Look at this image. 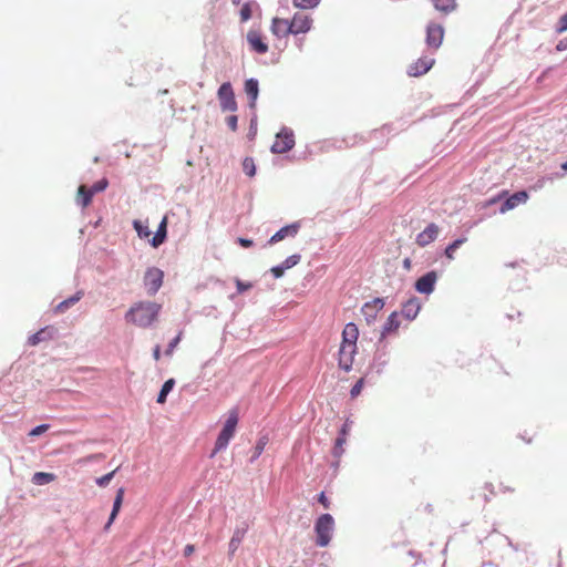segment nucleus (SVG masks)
I'll return each mask as SVG.
<instances>
[{
	"label": "nucleus",
	"mask_w": 567,
	"mask_h": 567,
	"mask_svg": "<svg viewBox=\"0 0 567 567\" xmlns=\"http://www.w3.org/2000/svg\"><path fill=\"white\" fill-rule=\"evenodd\" d=\"M162 306L152 301L135 302L125 313V320L140 328L152 326L158 318Z\"/></svg>",
	"instance_id": "obj_1"
},
{
	"label": "nucleus",
	"mask_w": 567,
	"mask_h": 567,
	"mask_svg": "<svg viewBox=\"0 0 567 567\" xmlns=\"http://www.w3.org/2000/svg\"><path fill=\"white\" fill-rule=\"evenodd\" d=\"M359 329L355 323L349 322L342 331V341L339 349V367L344 371H350L357 353V341Z\"/></svg>",
	"instance_id": "obj_2"
},
{
	"label": "nucleus",
	"mask_w": 567,
	"mask_h": 567,
	"mask_svg": "<svg viewBox=\"0 0 567 567\" xmlns=\"http://www.w3.org/2000/svg\"><path fill=\"white\" fill-rule=\"evenodd\" d=\"M238 420V411L236 409L230 410L228 412L227 420L216 439L215 446L214 450L212 451L210 457H214L217 453L227 447L229 441L235 435Z\"/></svg>",
	"instance_id": "obj_3"
},
{
	"label": "nucleus",
	"mask_w": 567,
	"mask_h": 567,
	"mask_svg": "<svg viewBox=\"0 0 567 567\" xmlns=\"http://www.w3.org/2000/svg\"><path fill=\"white\" fill-rule=\"evenodd\" d=\"M333 526L334 520L330 514H323L317 519L315 530L317 535L316 544L318 546L326 547L330 543Z\"/></svg>",
	"instance_id": "obj_4"
},
{
	"label": "nucleus",
	"mask_w": 567,
	"mask_h": 567,
	"mask_svg": "<svg viewBox=\"0 0 567 567\" xmlns=\"http://www.w3.org/2000/svg\"><path fill=\"white\" fill-rule=\"evenodd\" d=\"M217 97L223 112H235L237 110L235 93L229 82H225L219 86Z\"/></svg>",
	"instance_id": "obj_5"
},
{
	"label": "nucleus",
	"mask_w": 567,
	"mask_h": 567,
	"mask_svg": "<svg viewBox=\"0 0 567 567\" xmlns=\"http://www.w3.org/2000/svg\"><path fill=\"white\" fill-rule=\"evenodd\" d=\"M163 278L164 272L156 267L148 268L145 271L143 280L148 295L154 296L159 290L163 285Z\"/></svg>",
	"instance_id": "obj_6"
},
{
	"label": "nucleus",
	"mask_w": 567,
	"mask_h": 567,
	"mask_svg": "<svg viewBox=\"0 0 567 567\" xmlns=\"http://www.w3.org/2000/svg\"><path fill=\"white\" fill-rule=\"evenodd\" d=\"M444 38V28L439 24L431 22L426 28V44L433 50H437Z\"/></svg>",
	"instance_id": "obj_7"
},
{
	"label": "nucleus",
	"mask_w": 567,
	"mask_h": 567,
	"mask_svg": "<svg viewBox=\"0 0 567 567\" xmlns=\"http://www.w3.org/2000/svg\"><path fill=\"white\" fill-rule=\"evenodd\" d=\"M383 307L384 301L381 298H374L362 306L361 312L367 324H372L375 321L378 313L383 309Z\"/></svg>",
	"instance_id": "obj_8"
},
{
	"label": "nucleus",
	"mask_w": 567,
	"mask_h": 567,
	"mask_svg": "<svg viewBox=\"0 0 567 567\" xmlns=\"http://www.w3.org/2000/svg\"><path fill=\"white\" fill-rule=\"evenodd\" d=\"M436 280V271H429L415 281V290L420 293L430 295L434 290Z\"/></svg>",
	"instance_id": "obj_9"
},
{
	"label": "nucleus",
	"mask_w": 567,
	"mask_h": 567,
	"mask_svg": "<svg viewBox=\"0 0 567 567\" xmlns=\"http://www.w3.org/2000/svg\"><path fill=\"white\" fill-rule=\"evenodd\" d=\"M310 19L306 12H297L286 32L298 34L310 29Z\"/></svg>",
	"instance_id": "obj_10"
},
{
	"label": "nucleus",
	"mask_w": 567,
	"mask_h": 567,
	"mask_svg": "<svg viewBox=\"0 0 567 567\" xmlns=\"http://www.w3.org/2000/svg\"><path fill=\"white\" fill-rule=\"evenodd\" d=\"M439 234L440 227L436 224L431 223L424 228V230L417 234L415 243L420 247H425L433 243L437 238Z\"/></svg>",
	"instance_id": "obj_11"
},
{
	"label": "nucleus",
	"mask_w": 567,
	"mask_h": 567,
	"mask_svg": "<svg viewBox=\"0 0 567 567\" xmlns=\"http://www.w3.org/2000/svg\"><path fill=\"white\" fill-rule=\"evenodd\" d=\"M435 60L432 58L423 56L409 65L408 74L410 76H421L425 74L434 65Z\"/></svg>",
	"instance_id": "obj_12"
},
{
	"label": "nucleus",
	"mask_w": 567,
	"mask_h": 567,
	"mask_svg": "<svg viewBox=\"0 0 567 567\" xmlns=\"http://www.w3.org/2000/svg\"><path fill=\"white\" fill-rule=\"evenodd\" d=\"M528 198H529V195L526 190L517 192V193L513 194L512 196H509L503 203L499 210H501V213L504 214L508 210L514 209L515 207H517L520 204H525L528 200Z\"/></svg>",
	"instance_id": "obj_13"
},
{
	"label": "nucleus",
	"mask_w": 567,
	"mask_h": 567,
	"mask_svg": "<svg viewBox=\"0 0 567 567\" xmlns=\"http://www.w3.org/2000/svg\"><path fill=\"white\" fill-rule=\"evenodd\" d=\"M247 42L250 49L259 54H264L268 51V45L265 43L261 34L256 30L248 31Z\"/></svg>",
	"instance_id": "obj_14"
},
{
	"label": "nucleus",
	"mask_w": 567,
	"mask_h": 567,
	"mask_svg": "<svg viewBox=\"0 0 567 567\" xmlns=\"http://www.w3.org/2000/svg\"><path fill=\"white\" fill-rule=\"evenodd\" d=\"M421 310V302L417 298L409 299L402 307L401 315L409 321L416 318Z\"/></svg>",
	"instance_id": "obj_15"
},
{
	"label": "nucleus",
	"mask_w": 567,
	"mask_h": 567,
	"mask_svg": "<svg viewBox=\"0 0 567 567\" xmlns=\"http://www.w3.org/2000/svg\"><path fill=\"white\" fill-rule=\"evenodd\" d=\"M124 493H125V491H124L123 487H120L117 489L116 495H115V499H114V503H113V508H112V512H111V515H110V518H109V522L104 526L105 530L110 529L111 525L113 524V522L115 520L117 514L120 513L122 504H123V499H124Z\"/></svg>",
	"instance_id": "obj_16"
},
{
	"label": "nucleus",
	"mask_w": 567,
	"mask_h": 567,
	"mask_svg": "<svg viewBox=\"0 0 567 567\" xmlns=\"http://www.w3.org/2000/svg\"><path fill=\"white\" fill-rule=\"evenodd\" d=\"M246 532H247V528L246 527H243V528H236L234 530V534L229 540V544H228V554L229 556H234L235 553L237 551V549L239 548L245 535H246Z\"/></svg>",
	"instance_id": "obj_17"
},
{
	"label": "nucleus",
	"mask_w": 567,
	"mask_h": 567,
	"mask_svg": "<svg viewBox=\"0 0 567 567\" xmlns=\"http://www.w3.org/2000/svg\"><path fill=\"white\" fill-rule=\"evenodd\" d=\"M400 320H399V313L392 312L383 326V330L381 332V338H385L388 334L395 333L398 329L400 328Z\"/></svg>",
	"instance_id": "obj_18"
},
{
	"label": "nucleus",
	"mask_w": 567,
	"mask_h": 567,
	"mask_svg": "<svg viewBox=\"0 0 567 567\" xmlns=\"http://www.w3.org/2000/svg\"><path fill=\"white\" fill-rule=\"evenodd\" d=\"M166 227H167V218L164 217L158 226L157 231L151 239V245L153 247L157 248L158 246H161L164 243V240L166 239V235H167Z\"/></svg>",
	"instance_id": "obj_19"
},
{
	"label": "nucleus",
	"mask_w": 567,
	"mask_h": 567,
	"mask_svg": "<svg viewBox=\"0 0 567 567\" xmlns=\"http://www.w3.org/2000/svg\"><path fill=\"white\" fill-rule=\"evenodd\" d=\"M83 297V291H78L72 297L61 301L59 305L55 306L54 312L55 313H63L65 312L70 307L74 306L76 302H79Z\"/></svg>",
	"instance_id": "obj_20"
},
{
	"label": "nucleus",
	"mask_w": 567,
	"mask_h": 567,
	"mask_svg": "<svg viewBox=\"0 0 567 567\" xmlns=\"http://www.w3.org/2000/svg\"><path fill=\"white\" fill-rule=\"evenodd\" d=\"M93 196L94 194L89 189V187L81 185L78 189L76 200L82 207H87L91 204Z\"/></svg>",
	"instance_id": "obj_21"
},
{
	"label": "nucleus",
	"mask_w": 567,
	"mask_h": 567,
	"mask_svg": "<svg viewBox=\"0 0 567 567\" xmlns=\"http://www.w3.org/2000/svg\"><path fill=\"white\" fill-rule=\"evenodd\" d=\"M436 10L442 13H451L456 9V0H431Z\"/></svg>",
	"instance_id": "obj_22"
},
{
	"label": "nucleus",
	"mask_w": 567,
	"mask_h": 567,
	"mask_svg": "<svg viewBox=\"0 0 567 567\" xmlns=\"http://www.w3.org/2000/svg\"><path fill=\"white\" fill-rule=\"evenodd\" d=\"M347 427V424H343L340 431V435L336 440L333 447V455L336 457H340L343 453V444L346 443Z\"/></svg>",
	"instance_id": "obj_23"
},
{
	"label": "nucleus",
	"mask_w": 567,
	"mask_h": 567,
	"mask_svg": "<svg viewBox=\"0 0 567 567\" xmlns=\"http://www.w3.org/2000/svg\"><path fill=\"white\" fill-rule=\"evenodd\" d=\"M174 384V379H168L167 381L164 382L157 396V403L164 404L166 402L167 394L172 391Z\"/></svg>",
	"instance_id": "obj_24"
},
{
	"label": "nucleus",
	"mask_w": 567,
	"mask_h": 567,
	"mask_svg": "<svg viewBox=\"0 0 567 567\" xmlns=\"http://www.w3.org/2000/svg\"><path fill=\"white\" fill-rule=\"evenodd\" d=\"M245 92L251 101H255L258 96V81L255 79L247 80L245 82Z\"/></svg>",
	"instance_id": "obj_25"
},
{
	"label": "nucleus",
	"mask_w": 567,
	"mask_h": 567,
	"mask_svg": "<svg viewBox=\"0 0 567 567\" xmlns=\"http://www.w3.org/2000/svg\"><path fill=\"white\" fill-rule=\"evenodd\" d=\"M466 241H467V238L463 237V238H458V239L454 240L452 244H450L445 248V256H446V258L450 259V260L454 259L455 251Z\"/></svg>",
	"instance_id": "obj_26"
},
{
	"label": "nucleus",
	"mask_w": 567,
	"mask_h": 567,
	"mask_svg": "<svg viewBox=\"0 0 567 567\" xmlns=\"http://www.w3.org/2000/svg\"><path fill=\"white\" fill-rule=\"evenodd\" d=\"M51 338V334L49 331H47V329H41L40 331L33 333L32 336H30L29 340H28V343L30 346H37L39 344L40 342L47 340Z\"/></svg>",
	"instance_id": "obj_27"
},
{
	"label": "nucleus",
	"mask_w": 567,
	"mask_h": 567,
	"mask_svg": "<svg viewBox=\"0 0 567 567\" xmlns=\"http://www.w3.org/2000/svg\"><path fill=\"white\" fill-rule=\"evenodd\" d=\"M55 476L52 473L38 472L33 475V483L43 485L54 481Z\"/></svg>",
	"instance_id": "obj_28"
},
{
	"label": "nucleus",
	"mask_w": 567,
	"mask_h": 567,
	"mask_svg": "<svg viewBox=\"0 0 567 567\" xmlns=\"http://www.w3.org/2000/svg\"><path fill=\"white\" fill-rule=\"evenodd\" d=\"M256 2H246L240 9V20L243 22L248 21L252 16V8H257Z\"/></svg>",
	"instance_id": "obj_29"
},
{
	"label": "nucleus",
	"mask_w": 567,
	"mask_h": 567,
	"mask_svg": "<svg viewBox=\"0 0 567 567\" xmlns=\"http://www.w3.org/2000/svg\"><path fill=\"white\" fill-rule=\"evenodd\" d=\"M134 229L141 238H146L151 235V230L147 225H144L141 220L133 221Z\"/></svg>",
	"instance_id": "obj_30"
},
{
	"label": "nucleus",
	"mask_w": 567,
	"mask_h": 567,
	"mask_svg": "<svg viewBox=\"0 0 567 567\" xmlns=\"http://www.w3.org/2000/svg\"><path fill=\"white\" fill-rule=\"evenodd\" d=\"M243 171L249 177L255 176V174H256V166H255V162H254L252 158L246 157L244 159V162H243Z\"/></svg>",
	"instance_id": "obj_31"
},
{
	"label": "nucleus",
	"mask_w": 567,
	"mask_h": 567,
	"mask_svg": "<svg viewBox=\"0 0 567 567\" xmlns=\"http://www.w3.org/2000/svg\"><path fill=\"white\" fill-rule=\"evenodd\" d=\"M319 0H293L297 8L311 9L318 4Z\"/></svg>",
	"instance_id": "obj_32"
},
{
	"label": "nucleus",
	"mask_w": 567,
	"mask_h": 567,
	"mask_svg": "<svg viewBox=\"0 0 567 567\" xmlns=\"http://www.w3.org/2000/svg\"><path fill=\"white\" fill-rule=\"evenodd\" d=\"M363 386H364V379L361 378L352 386V389L350 391L351 398L354 399V398L359 396L361 391H362V389H363Z\"/></svg>",
	"instance_id": "obj_33"
},
{
	"label": "nucleus",
	"mask_w": 567,
	"mask_h": 567,
	"mask_svg": "<svg viewBox=\"0 0 567 567\" xmlns=\"http://www.w3.org/2000/svg\"><path fill=\"white\" fill-rule=\"evenodd\" d=\"M107 185H109V181L106 178H102L99 182H96L89 189H91L93 192V194H96V193L103 192L107 187Z\"/></svg>",
	"instance_id": "obj_34"
},
{
	"label": "nucleus",
	"mask_w": 567,
	"mask_h": 567,
	"mask_svg": "<svg viewBox=\"0 0 567 567\" xmlns=\"http://www.w3.org/2000/svg\"><path fill=\"white\" fill-rule=\"evenodd\" d=\"M115 474V471H112L99 478H96V484L100 486V487H105L109 485V483L111 482V480L113 478Z\"/></svg>",
	"instance_id": "obj_35"
},
{
	"label": "nucleus",
	"mask_w": 567,
	"mask_h": 567,
	"mask_svg": "<svg viewBox=\"0 0 567 567\" xmlns=\"http://www.w3.org/2000/svg\"><path fill=\"white\" fill-rule=\"evenodd\" d=\"M182 334H183V332L179 331V333L169 342V344L165 351L166 355H172V353L174 352V349L177 347V344L179 343V341L182 339Z\"/></svg>",
	"instance_id": "obj_36"
},
{
	"label": "nucleus",
	"mask_w": 567,
	"mask_h": 567,
	"mask_svg": "<svg viewBox=\"0 0 567 567\" xmlns=\"http://www.w3.org/2000/svg\"><path fill=\"white\" fill-rule=\"evenodd\" d=\"M50 425L49 424H41V425H38L35 426L34 429H32L29 433V436H38V435H41L43 434L44 432H47L49 430Z\"/></svg>",
	"instance_id": "obj_37"
},
{
	"label": "nucleus",
	"mask_w": 567,
	"mask_h": 567,
	"mask_svg": "<svg viewBox=\"0 0 567 567\" xmlns=\"http://www.w3.org/2000/svg\"><path fill=\"white\" fill-rule=\"evenodd\" d=\"M266 442L264 440H259L255 446L254 455L251 457V461H255L259 455L262 453L265 449Z\"/></svg>",
	"instance_id": "obj_38"
},
{
	"label": "nucleus",
	"mask_w": 567,
	"mask_h": 567,
	"mask_svg": "<svg viewBox=\"0 0 567 567\" xmlns=\"http://www.w3.org/2000/svg\"><path fill=\"white\" fill-rule=\"evenodd\" d=\"M282 24H284V21L279 18H275L272 20L271 30H272L274 34H276V35L279 34V32L281 31Z\"/></svg>",
	"instance_id": "obj_39"
},
{
	"label": "nucleus",
	"mask_w": 567,
	"mask_h": 567,
	"mask_svg": "<svg viewBox=\"0 0 567 567\" xmlns=\"http://www.w3.org/2000/svg\"><path fill=\"white\" fill-rule=\"evenodd\" d=\"M300 261V255H292L286 258V269L296 266Z\"/></svg>",
	"instance_id": "obj_40"
},
{
	"label": "nucleus",
	"mask_w": 567,
	"mask_h": 567,
	"mask_svg": "<svg viewBox=\"0 0 567 567\" xmlns=\"http://www.w3.org/2000/svg\"><path fill=\"white\" fill-rule=\"evenodd\" d=\"M237 122L238 117L236 115H229L226 117V123L233 132L237 130Z\"/></svg>",
	"instance_id": "obj_41"
},
{
	"label": "nucleus",
	"mask_w": 567,
	"mask_h": 567,
	"mask_svg": "<svg viewBox=\"0 0 567 567\" xmlns=\"http://www.w3.org/2000/svg\"><path fill=\"white\" fill-rule=\"evenodd\" d=\"M295 145V138L292 132L286 130V153L291 150Z\"/></svg>",
	"instance_id": "obj_42"
},
{
	"label": "nucleus",
	"mask_w": 567,
	"mask_h": 567,
	"mask_svg": "<svg viewBox=\"0 0 567 567\" xmlns=\"http://www.w3.org/2000/svg\"><path fill=\"white\" fill-rule=\"evenodd\" d=\"M300 227L299 223H293L286 226V236H295Z\"/></svg>",
	"instance_id": "obj_43"
},
{
	"label": "nucleus",
	"mask_w": 567,
	"mask_h": 567,
	"mask_svg": "<svg viewBox=\"0 0 567 567\" xmlns=\"http://www.w3.org/2000/svg\"><path fill=\"white\" fill-rule=\"evenodd\" d=\"M236 287L238 292H244L246 290H249L252 285L250 282H244L240 279H236Z\"/></svg>",
	"instance_id": "obj_44"
},
{
	"label": "nucleus",
	"mask_w": 567,
	"mask_h": 567,
	"mask_svg": "<svg viewBox=\"0 0 567 567\" xmlns=\"http://www.w3.org/2000/svg\"><path fill=\"white\" fill-rule=\"evenodd\" d=\"M567 31V12L559 19L557 32L564 33Z\"/></svg>",
	"instance_id": "obj_45"
},
{
	"label": "nucleus",
	"mask_w": 567,
	"mask_h": 567,
	"mask_svg": "<svg viewBox=\"0 0 567 567\" xmlns=\"http://www.w3.org/2000/svg\"><path fill=\"white\" fill-rule=\"evenodd\" d=\"M284 239V228L279 229L269 240L270 244L280 241Z\"/></svg>",
	"instance_id": "obj_46"
},
{
	"label": "nucleus",
	"mask_w": 567,
	"mask_h": 567,
	"mask_svg": "<svg viewBox=\"0 0 567 567\" xmlns=\"http://www.w3.org/2000/svg\"><path fill=\"white\" fill-rule=\"evenodd\" d=\"M275 278H280L284 275V266L279 265L276 267H272L270 270Z\"/></svg>",
	"instance_id": "obj_47"
},
{
	"label": "nucleus",
	"mask_w": 567,
	"mask_h": 567,
	"mask_svg": "<svg viewBox=\"0 0 567 567\" xmlns=\"http://www.w3.org/2000/svg\"><path fill=\"white\" fill-rule=\"evenodd\" d=\"M318 501H319L320 504L323 505L324 508H329L330 502H329V499L327 498V496H326V494L323 492H321L319 494Z\"/></svg>",
	"instance_id": "obj_48"
},
{
	"label": "nucleus",
	"mask_w": 567,
	"mask_h": 567,
	"mask_svg": "<svg viewBox=\"0 0 567 567\" xmlns=\"http://www.w3.org/2000/svg\"><path fill=\"white\" fill-rule=\"evenodd\" d=\"M194 551H195V546H194V545H192V544H188V545H186V546H185V548H184V556H185V557H189L190 555H193V554H194Z\"/></svg>",
	"instance_id": "obj_49"
},
{
	"label": "nucleus",
	"mask_w": 567,
	"mask_h": 567,
	"mask_svg": "<svg viewBox=\"0 0 567 567\" xmlns=\"http://www.w3.org/2000/svg\"><path fill=\"white\" fill-rule=\"evenodd\" d=\"M238 244L241 246V247H245V248H248L252 245V241L250 239H246V238H238Z\"/></svg>",
	"instance_id": "obj_50"
},
{
	"label": "nucleus",
	"mask_w": 567,
	"mask_h": 567,
	"mask_svg": "<svg viewBox=\"0 0 567 567\" xmlns=\"http://www.w3.org/2000/svg\"><path fill=\"white\" fill-rule=\"evenodd\" d=\"M271 151L274 153H282L284 152V145L279 142H276L272 146H271Z\"/></svg>",
	"instance_id": "obj_51"
},
{
	"label": "nucleus",
	"mask_w": 567,
	"mask_h": 567,
	"mask_svg": "<svg viewBox=\"0 0 567 567\" xmlns=\"http://www.w3.org/2000/svg\"><path fill=\"white\" fill-rule=\"evenodd\" d=\"M153 358L155 361L161 359V347L158 344L153 350Z\"/></svg>",
	"instance_id": "obj_52"
},
{
	"label": "nucleus",
	"mask_w": 567,
	"mask_h": 567,
	"mask_svg": "<svg viewBox=\"0 0 567 567\" xmlns=\"http://www.w3.org/2000/svg\"><path fill=\"white\" fill-rule=\"evenodd\" d=\"M561 168H563L564 171H567V161H566L565 163H563V164H561Z\"/></svg>",
	"instance_id": "obj_53"
},
{
	"label": "nucleus",
	"mask_w": 567,
	"mask_h": 567,
	"mask_svg": "<svg viewBox=\"0 0 567 567\" xmlns=\"http://www.w3.org/2000/svg\"><path fill=\"white\" fill-rule=\"evenodd\" d=\"M234 4H239L241 0H231Z\"/></svg>",
	"instance_id": "obj_54"
},
{
	"label": "nucleus",
	"mask_w": 567,
	"mask_h": 567,
	"mask_svg": "<svg viewBox=\"0 0 567 567\" xmlns=\"http://www.w3.org/2000/svg\"><path fill=\"white\" fill-rule=\"evenodd\" d=\"M276 136H277L278 138H280V137L282 136V132H278V133L276 134Z\"/></svg>",
	"instance_id": "obj_55"
}]
</instances>
